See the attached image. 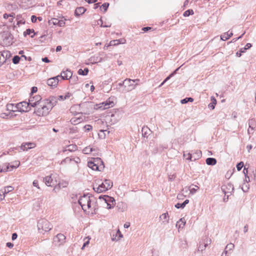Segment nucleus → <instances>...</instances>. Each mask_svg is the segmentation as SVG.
Masks as SVG:
<instances>
[{"label":"nucleus","instance_id":"nucleus-1","mask_svg":"<svg viewBox=\"0 0 256 256\" xmlns=\"http://www.w3.org/2000/svg\"><path fill=\"white\" fill-rule=\"evenodd\" d=\"M38 230L40 233L44 234L49 232L52 228L50 222L44 218H42L38 222Z\"/></svg>","mask_w":256,"mask_h":256},{"label":"nucleus","instance_id":"nucleus-2","mask_svg":"<svg viewBox=\"0 0 256 256\" xmlns=\"http://www.w3.org/2000/svg\"><path fill=\"white\" fill-rule=\"evenodd\" d=\"M40 104L37 108L35 112L39 116L47 115L52 109L50 104L46 103L45 100L40 102Z\"/></svg>","mask_w":256,"mask_h":256},{"label":"nucleus","instance_id":"nucleus-3","mask_svg":"<svg viewBox=\"0 0 256 256\" xmlns=\"http://www.w3.org/2000/svg\"><path fill=\"white\" fill-rule=\"evenodd\" d=\"M92 202V200L90 199L88 194H84L80 196L78 201L79 204L84 212L91 208Z\"/></svg>","mask_w":256,"mask_h":256},{"label":"nucleus","instance_id":"nucleus-4","mask_svg":"<svg viewBox=\"0 0 256 256\" xmlns=\"http://www.w3.org/2000/svg\"><path fill=\"white\" fill-rule=\"evenodd\" d=\"M94 104L92 102H86L79 104L80 113L84 114H90L93 112Z\"/></svg>","mask_w":256,"mask_h":256},{"label":"nucleus","instance_id":"nucleus-5","mask_svg":"<svg viewBox=\"0 0 256 256\" xmlns=\"http://www.w3.org/2000/svg\"><path fill=\"white\" fill-rule=\"evenodd\" d=\"M2 44L8 46L12 44L13 36L8 31H4L0 34Z\"/></svg>","mask_w":256,"mask_h":256},{"label":"nucleus","instance_id":"nucleus-6","mask_svg":"<svg viewBox=\"0 0 256 256\" xmlns=\"http://www.w3.org/2000/svg\"><path fill=\"white\" fill-rule=\"evenodd\" d=\"M122 118L121 114L120 111H115L114 112H111L110 114L106 116V119L109 121L110 124H114L118 122Z\"/></svg>","mask_w":256,"mask_h":256},{"label":"nucleus","instance_id":"nucleus-7","mask_svg":"<svg viewBox=\"0 0 256 256\" xmlns=\"http://www.w3.org/2000/svg\"><path fill=\"white\" fill-rule=\"evenodd\" d=\"M138 79L131 80L130 78H126L122 82V84L124 86L126 92H130L134 89L137 84H134L136 82H139Z\"/></svg>","mask_w":256,"mask_h":256},{"label":"nucleus","instance_id":"nucleus-8","mask_svg":"<svg viewBox=\"0 0 256 256\" xmlns=\"http://www.w3.org/2000/svg\"><path fill=\"white\" fill-rule=\"evenodd\" d=\"M98 198L102 199L106 204V208L108 209H111L113 208L116 205L115 200L114 198L108 196V195L100 196Z\"/></svg>","mask_w":256,"mask_h":256},{"label":"nucleus","instance_id":"nucleus-9","mask_svg":"<svg viewBox=\"0 0 256 256\" xmlns=\"http://www.w3.org/2000/svg\"><path fill=\"white\" fill-rule=\"evenodd\" d=\"M66 236L61 234H58L56 236L54 237L52 244L57 246H60L64 244L66 242Z\"/></svg>","mask_w":256,"mask_h":256},{"label":"nucleus","instance_id":"nucleus-10","mask_svg":"<svg viewBox=\"0 0 256 256\" xmlns=\"http://www.w3.org/2000/svg\"><path fill=\"white\" fill-rule=\"evenodd\" d=\"M16 110H18V112H28L30 110V104L28 102L24 101L17 104L16 105Z\"/></svg>","mask_w":256,"mask_h":256},{"label":"nucleus","instance_id":"nucleus-11","mask_svg":"<svg viewBox=\"0 0 256 256\" xmlns=\"http://www.w3.org/2000/svg\"><path fill=\"white\" fill-rule=\"evenodd\" d=\"M211 243V239L208 238L206 236L203 237L200 241L198 251L202 252L206 246Z\"/></svg>","mask_w":256,"mask_h":256},{"label":"nucleus","instance_id":"nucleus-12","mask_svg":"<svg viewBox=\"0 0 256 256\" xmlns=\"http://www.w3.org/2000/svg\"><path fill=\"white\" fill-rule=\"evenodd\" d=\"M222 192L226 194H232L234 191V187L232 184L228 182L226 184L222 186Z\"/></svg>","mask_w":256,"mask_h":256},{"label":"nucleus","instance_id":"nucleus-13","mask_svg":"<svg viewBox=\"0 0 256 256\" xmlns=\"http://www.w3.org/2000/svg\"><path fill=\"white\" fill-rule=\"evenodd\" d=\"M60 76H54L47 80V84L48 86H51L52 88H55L57 86L59 82Z\"/></svg>","mask_w":256,"mask_h":256},{"label":"nucleus","instance_id":"nucleus-14","mask_svg":"<svg viewBox=\"0 0 256 256\" xmlns=\"http://www.w3.org/2000/svg\"><path fill=\"white\" fill-rule=\"evenodd\" d=\"M27 18V14L25 13L22 14H18L16 16L17 20L16 24L20 26V24H24L26 23V18Z\"/></svg>","mask_w":256,"mask_h":256},{"label":"nucleus","instance_id":"nucleus-15","mask_svg":"<svg viewBox=\"0 0 256 256\" xmlns=\"http://www.w3.org/2000/svg\"><path fill=\"white\" fill-rule=\"evenodd\" d=\"M36 146V144L34 142H24L20 146V149L23 151H27L30 149L35 148Z\"/></svg>","mask_w":256,"mask_h":256},{"label":"nucleus","instance_id":"nucleus-16","mask_svg":"<svg viewBox=\"0 0 256 256\" xmlns=\"http://www.w3.org/2000/svg\"><path fill=\"white\" fill-rule=\"evenodd\" d=\"M72 76V72L67 69L65 71L62 72L60 76L62 80H68V78H70Z\"/></svg>","mask_w":256,"mask_h":256},{"label":"nucleus","instance_id":"nucleus-17","mask_svg":"<svg viewBox=\"0 0 256 256\" xmlns=\"http://www.w3.org/2000/svg\"><path fill=\"white\" fill-rule=\"evenodd\" d=\"M46 103L48 104H50V106H52V108L56 105L58 99L56 96H50L49 99H46Z\"/></svg>","mask_w":256,"mask_h":256},{"label":"nucleus","instance_id":"nucleus-18","mask_svg":"<svg viewBox=\"0 0 256 256\" xmlns=\"http://www.w3.org/2000/svg\"><path fill=\"white\" fill-rule=\"evenodd\" d=\"M196 156L194 158V156L192 155V154L188 153V157L186 158V159L192 161H195L196 160L199 159L201 157L202 152L198 150L196 152Z\"/></svg>","mask_w":256,"mask_h":256},{"label":"nucleus","instance_id":"nucleus-19","mask_svg":"<svg viewBox=\"0 0 256 256\" xmlns=\"http://www.w3.org/2000/svg\"><path fill=\"white\" fill-rule=\"evenodd\" d=\"M252 44L248 43L246 44L244 48H241L239 51L236 52V56L238 57H240L242 56V53L246 52V50L252 47Z\"/></svg>","mask_w":256,"mask_h":256},{"label":"nucleus","instance_id":"nucleus-20","mask_svg":"<svg viewBox=\"0 0 256 256\" xmlns=\"http://www.w3.org/2000/svg\"><path fill=\"white\" fill-rule=\"evenodd\" d=\"M97 190H96L95 186H94L93 189L94 190L98 193L102 192H106L107 190V188H106L104 184V182H102L100 184H99L96 187Z\"/></svg>","mask_w":256,"mask_h":256},{"label":"nucleus","instance_id":"nucleus-21","mask_svg":"<svg viewBox=\"0 0 256 256\" xmlns=\"http://www.w3.org/2000/svg\"><path fill=\"white\" fill-rule=\"evenodd\" d=\"M88 166L91 168L92 170H101L100 167V166H98L97 164L94 162V161H90L88 162Z\"/></svg>","mask_w":256,"mask_h":256},{"label":"nucleus","instance_id":"nucleus-22","mask_svg":"<svg viewBox=\"0 0 256 256\" xmlns=\"http://www.w3.org/2000/svg\"><path fill=\"white\" fill-rule=\"evenodd\" d=\"M151 132L150 130L147 126H144L142 128V136L144 138H147L150 135Z\"/></svg>","mask_w":256,"mask_h":256},{"label":"nucleus","instance_id":"nucleus-23","mask_svg":"<svg viewBox=\"0 0 256 256\" xmlns=\"http://www.w3.org/2000/svg\"><path fill=\"white\" fill-rule=\"evenodd\" d=\"M86 10V9L84 7L77 8L74 12V14L76 16H78L83 14Z\"/></svg>","mask_w":256,"mask_h":256},{"label":"nucleus","instance_id":"nucleus-24","mask_svg":"<svg viewBox=\"0 0 256 256\" xmlns=\"http://www.w3.org/2000/svg\"><path fill=\"white\" fill-rule=\"evenodd\" d=\"M93 160L96 162L98 166H100V169H104V162L100 158H93Z\"/></svg>","mask_w":256,"mask_h":256},{"label":"nucleus","instance_id":"nucleus-25","mask_svg":"<svg viewBox=\"0 0 256 256\" xmlns=\"http://www.w3.org/2000/svg\"><path fill=\"white\" fill-rule=\"evenodd\" d=\"M0 55L4 57L5 59H6V62H10V58L11 57V54L9 51L4 50L0 54Z\"/></svg>","mask_w":256,"mask_h":256},{"label":"nucleus","instance_id":"nucleus-26","mask_svg":"<svg viewBox=\"0 0 256 256\" xmlns=\"http://www.w3.org/2000/svg\"><path fill=\"white\" fill-rule=\"evenodd\" d=\"M206 164L209 166H214L216 164V160L215 158H208L206 160Z\"/></svg>","mask_w":256,"mask_h":256},{"label":"nucleus","instance_id":"nucleus-27","mask_svg":"<svg viewBox=\"0 0 256 256\" xmlns=\"http://www.w3.org/2000/svg\"><path fill=\"white\" fill-rule=\"evenodd\" d=\"M6 110L12 112H18V110H16V105L13 104H7L6 106Z\"/></svg>","mask_w":256,"mask_h":256},{"label":"nucleus","instance_id":"nucleus-28","mask_svg":"<svg viewBox=\"0 0 256 256\" xmlns=\"http://www.w3.org/2000/svg\"><path fill=\"white\" fill-rule=\"evenodd\" d=\"M180 67H178L176 70H175L172 73H171L163 81V82L160 84V86H162L164 83H165L170 78L173 76L174 74H176L177 72V71L180 69Z\"/></svg>","mask_w":256,"mask_h":256},{"label":"nucleus","instance_id":"nucleus-29","mask_svg":"<svg viewBox=\"0 0 256 256\" xmlns=\"http://www.w3.org/2000/svg\"><path fill=\"white\" fill-rule=\"evenodd\" d=\"M104 105L106 107L104 108H110L114 106V103L113 101L111 100L110 98H108L106 102H104Z\"/></svg>","mask_w":256,"mask_h":256},{"label":"nucleus","instance_id":"nucleus-30","mask_svg":"<svg viewBox=\"0 0 256 256\" xmlns=\"http://www.w3.org/2000/svg\"><path fill=\"white\" fill-rule=\"evenodd\" d=\"M78 149V146L76 144H70L67 146L66 150H64L65 151H70V152H74Z\"/></svg>","mask_w":256,"mask_h":256},{"label":"nucleus","instance_id":"nucleus-31","mask_svg":"<svg viewBox=\"0 0 256 256\" xmlns=\"http://www.w3.org/2000/svg\"><path fill=\"white\" fill-rule=\"evenodd\" d=\"M210 100L212 102L208 104V108L212 110H214L216 104V100L213 96H211Z\"/></svg>","mask_w":256,"mask_h":256},{"label":"nucleus","instance_id":"nucleus-32","mask_svg":"<svg viewBox=\"0 0 256 256\" xmlns=\"http://www.w3.org/2000/svg\"><path fill=\"white\" fill-rule=\"evenodd\" d=\"M233 34L231 32L230 34L228 32H225L222 35L220 36V39L222 40H226L230 38L232 36Z\"/></svg>","mask_w":256,"mask_h":256},{"label":"nucleus","instance_id":"nucleus-33","mask_svg":"<svg viewBox=\"0 0 256 256\" xmlns=\"http://www.w3.org/2000/svg\"><path fill=\"white\" fill-rule=\"evenodd\" d=\"M107 190L110 189L113 186L112 182L110 180L106 179L104 182Z\"/></svg>","mask_w":256,"mask_h":256},{"label":"nucleus","instance_id":"nucleus-34","mask_svg":"<svg viewBox=\"0 0 256 256\" xmlns=\"http://www.w3.org/2000/svg\"><path fill=\"white\" fill-rule=\"evenodd\" d=\"M82 121V118H72L70 120V122L72 124L76 125Z\"/></svg>","mask_w":256,"mask_h":256},{"label":"nucleus","instance_id":"nucleus-35","mask_svg":"<svg viewBox=\"0 0 256 256\" xmlns=\"http://www.w3.org/2000/svg\"><path fill=\"white\" fill-rule=\"evenodd\" d=\"M186 224V221L184 218H181L178 222H177L176 226H178V228H183Z\"/></svg>","mask_w":256,"mask_h":256},{"label":"nucleus","instance_id":"nucleus-36","mask_svg":"<svg viewBox=\"0 0 256 256\" xmlns=\"http://www.w3.org/2000/svg\"><path fill=\"white\" fill-rule=\"evenodd\" d=\"M44 181L45 182L47 186H51V184L53 180L52 179L50 176H47L44 178Z\"/></svg>","mask_w":256,"mask_h":256},{"label":"nucleus","instance_id":"nucleus-37","mask_svg":"<svg viewBox=\"0 0 256 256\" xmlns=\"http://www.w3.org/2000/svg\"><path fill=\"white\" fill-rule=\"evenodd\" d=\"M32 33H34V34L30 36V37L33 38L35 35V33H34V29L28 28V29H26V30L25 32H24V36H26L28 35H30Z\"/></svg>","mask_w":256,"mask_h":256},{"label":"nucleus","instance_id":"nucleus-38","mask_svg":"<svg viewBox=\"0 0 256 256\" xmlns=\"http://www.w3.org/2000/svg\"><path fill=\"white\" fill-rule=\"evenodd\" d=\"M88 71H89L88 68H84V70L79 69L78 72V73L80 75L86 76L88 72Z\"/></svg>","mask_w":256,"mask_h":256},{"label":"nucleus","instance_id":"nucleus-39","mask_svg":"<svg viewBox=\"0 0 256 256\" xmlns=\"http://www.w3.org/2000/svg\"><path fill=\"white\" fill-rule=\"evenodd\" d=\"M104 102H102L99 104H94V110H105L106 108H104L106 107V106H104Z\"/></svg>","mask_w":256,"mask_h":256},{"label":"nucleus","instance_id":"nucleus-40","mask_svg":"<svg viewBox=\"0 0 256 256\" xmlns=\"http://www.w3.org/2000/svg\"><path fill=\"white\" fill-rule=\"evenodd\" d=\"M95 150L94 148L87 146L84 148L82 150V152L84 154H90L92 151Z\"/></svg>","mask_w":256,"mask_h":256},{"label":"nucleus","instance_id":"nucleus-41","mask_svg":"<svg viewBox=\"0 0 256 256\" xmlns=\"http://www.w3.org/2000/svg\"><path fill=\"white\" fill-rule=\"evenodd\" d=\"M28 104H30V107H36V106H40V103H37L35 102H34V100H32V98H30L29 100H28Z\"/></svg>","mask_w":256,"mask_h":256},{"label":"nucleus","instance_id":"nucleus-42","mask_svg":"<svg viewBox=\"0 0 256 256\" xmlns=\"http://www.w3.org/2000/svg\"><path fill=\"white\" fill-rule=\"evenodd\" d=\"M120 44V40H111L110 42V44L108 45L104 46V48L106 47L108 48L110 46L118 45Z\"/></svg>","mask_w":256,"mask_h":256},{"label":"nucleus","instance_id":"nucleus-43","mask_svg":"<svg viewBox=\"0 0 256 256\" xmlns=\"http://www.w3.org/2000/svg\"><path fill=\"white\" fill-rule=\"evenodd\" d=\"M14 190V188L12 186H6L4 188V194L5 195V194H8L9 192L12 191Z\"/></svg>","mask_w":256,"mask_h":256},{"label":"nucleus","instance_id":"nucleus-44","mask_svg":"<svg viewBox=\"0 0 256 256\" xmlns=\"http://www.w3.org/2000/svg\"><path fill=\"white\" fill-rule=\"evenodd\" d=\"M193 101H194V98L191 97H189V98H186L182 100H180V102L182 104H186L188 102H192Z\"/></svg>","mask_w":256,"mask_h":256},{"label":"nucleus","instance_id":"nucleus-45","mask_svg":"<svg viewBox=\"0 0 256 256\" xmlns=\"http://www.w3.org/2000/svg\"><path fill=\"white\" fill-rule=\"evenodd\" d=\"M160 218L162 220H166V223H168V222H169V218H168V212L162 214L160 216Z\"/></svg>","mask_w":256,"mask_h":256},{"label":"nucleus","instance_id":"nucleus-46","mask_svg":"<svg viewBox=\"0 0 256 256\" xmlns=\"http://www.w3.org/2000/svg\"><path fill=\"white\" fill-rule=\"evenodd\" d=\"M15 163H16V165H14V164L10 165L9 164V170H12L14 168H18L20 164V162L19 161H16Z\"/></svg>","mask_w":256,"mask_h":256},{"label":"nucleus","instance_id":"nucleus-47","mask_svg":"<svg viewBox=\"0 0 256 256\" xmlns=\"http://www.w3.org/2000/svg\"><path fill=\"white\" fill-rule=\"evenodd\" d=\"M194 13V11L192 9H189L184 12L183 16L185 17L188 16L190 15H192Z\"/></svg>","mask_w":256,"mask_h":256},{"label":"nucleus","instance_id":"nucleus-48","mask_svg":"<svg viewBox=\"0 0 256 256\" xmlns=\"http://www.w3.org/2000/svg\"><path fill=\"white\" fill-rule=\"evenodd\" d=\"M20 57L18 56H14L12 60V62L14 64H18L20 62Z\"/></svg>","mask_w":256,"mask_h":256},{"label":"nucleus","instance_id":"nucleus-49","mask_svg":"<svg viewBox=\"0 0 256 256\" xmlns=\"http://www.w3.org/2000/svg\"><path fill=\"white\" fill-rule=\"evenodd\" d=\"M59 19L56 18H52L51 20H49V23H52L54 25L58 26Z\"/></svg>","mask_w":256,"mask_h":256},{"label":"nucleus","instance_id":"nucleus-50","mask_svg":"<svg viewBox=\"0 0 256 256\" xmlns=\"http://www.w3.org/2000/svg\"><path fill=\"white\" fill-rule=\"evenodd\" d=\"M242 190L244 192H247L249 190L248 184H246L245 183H244L242 186Z\"/></svg>","mask_w":256,"mask_h":256},{"label":"nucleus","instance_id":"nucleus-51","mask_svg":"<svg viewBox=\"0 0 256 256\" xmlns=\"http://www.w3.org/2000/svg\"><path fill=\"white\" fill-rule=\"evenodd\" d=\"M32 100H34V102H37V103H40V100H41V97L40 96H34L32 98Z\"/></svg>","mask_w":256,"mask_h":256},{"label":"nucleus","instance_id":"nucleus-52","mask_svg":"<svg viewBox=\"0 0 256 256\" xmlns=\"http://www.w3.org/2000/svg\"><path fill=\"white\" fill-rule=\"evenodd\" d=\"M8 170H9V164H7L6 168H4L3 166H0V172H6L8 171Z\"/></svg>","mask_w":256,"mask_h":256},{"label":"nucleus","instance_id":"nucleus-53","mask_svg":"<svg viewBox=\"0 0 256 256\" xmlns=\"http://www.w3.org/2000/svg\"><path fill=\"white\" fill-rule=\"evenodd\" d=\"M65 20H63V18H61V19H59L58 26H64L65 25Z\"/></svg>","mask_w":256,"mask_h":256},{"label":"nucleus","instance_id":"nucleus-54","mask_svg":"<svg viewBox=\"0 0 256 256\" xmlns=\"http://www.w3.org/2000/svg\"><path fill=\"white\" fill-rule=\"evenodd\" d=\"M1 53V52H0V54ZM7 62H6V59H5L4 58V57L1 55H0V66L4 64V63H6Z\"/></svg>","mask_w":256,"mask_h":256},{"label":"nucleus","instance_id":"nucleus-55","mask_svg":"<svg viewBox=\"0 0 256 256\" xmlns=\"http://www.w3.org/2000/svg\"><path fill=\"white\" fill-rule=\"evenodd\" d=\"M244 166V164L243 162H238L236 164V168H237L238 170L240 171V170H241L242 168V167Z\"/></svg>","mask_w":256,"mask_h":256},{"label":"nucleus","instance_id":"nucleus-56","mask_svg":"<svg viewBox=\"0 0 256 256\" xmlns=\"http://www.w3.org/2000/svg\"><path fill=\"white\" fill-rule=\"evenodd\" d=\"M108 6H109V3L105 2L101 6L100 8H103L104 10V11L106 12L108 10Z\"/></svg>","mask_w":256,"mask_h":256},{"label":"nucleus","instance_id":"nucleus-57","mask_svg":"<svg viewBox=\"0 0 256 256\" xmlns=\"http://www.w3.org/2000/svg\"><path fill=\"white\" fill-rule=\"evenodd\" d=\"M98 24H100V26L101 27H104V28H109V27H110V26H103V22H102V18H100V20H98Z\"/></svg>","mask_w":256,"mask_h":256},{"label":"nucleus","instance_id":"nucleus-58","mask_svg":"<svg viewBox=\"0 0 256 256\" xmlns=\"http://www.w3.org/2000/svg\"><path fill=\"white\" fill-rule=\"evenodd\" d=\"M234 244L230 243V244H227V246L226 247V250L228 249L229 250H232L234 248Z\"/></svg>","mask_w":256,"mask_h":256},{"label":"nucleus","instance_id":"nucleus-59","mask_svg":"<svg viewBox=\"0 0 256 256\" xmlns=\"http://www.w3.org/2000/svg\"><path fill=\"white\" fill-rule=\"evenodd\" d=\"M195 187L196 188H192L190 190V194H193L196 192L197 190L199 189V187L197 186H195Z\"/></svg>","mask_w":256,"mask_h":256},{"label":"nucleus","instance_id":"nucleus-60","mask_svg":"<svg viewBox=\"0 0 256 256\" xmlns=\"http://www.w3.org/2000/svg\"><path fill=\"white\" fill-rule=\"evenodd\" d=\"M70 79L72 82L75 83L78 80V77L74 76H72Z\"/></svg>","mask_w":256,"mask_h":256},{"label":"nucleus","instance_id":"nucleus-61","mask_svg":"<svg viewBox=\"0 0 256 256\" xmlns=\"http://www.w3.org/2000/svg\"><path fill=\"white\" fill-rule=\"evenodd\" d=\"M175 207L177 208H184V206L183 205L182 203V204H180V203H177L176 205H175Z\"/></svg>","mask_w":256,"mask_h":256},{"label":"nucleus","instance_id":"nucleus-62","mask_svg":"<svg viewBox=\"0 0 256 256\" xmlns=\"http://www.w3.org/2000/svg\"><path fill=\"white\" fill-rule=\"evenodd\" d=\"M116 236H117L116 234H113L112 236V241H117V240H119V238H116Z\"/></svg>","mask_w":256,"mask_h":256},{"label":"nucleus","instance_id":"nucleus-63","mask_svg":"<svg viewBox=\"0 0 256 256\" xmlns=\"http://www.w3.org/2000/svg\"><path fill=\"white\" fill-rule=\"evenodd\" d=\"M36 20H37V17L36 16H34V15L32 16L31 21L32 22H33V23L36 22Z\"/></svg>","mask_w":256,"mask_h":256},{"label":"nucleus","instance_id":"nucleus-64","mask_svg":"<svg viewBox=\"0 0 256 256\" xmlns=\"http://www.w3.org/2000/svg\"><path fill=\"white\" fill-rule=\"evenodd\" d=\"M38 90V88L36 86H33L32 88V89H31V92H30V94H33L34 93H35L37 92Z\"/></svg>","mask_w":256,"mask_h":256}]
</instances>
